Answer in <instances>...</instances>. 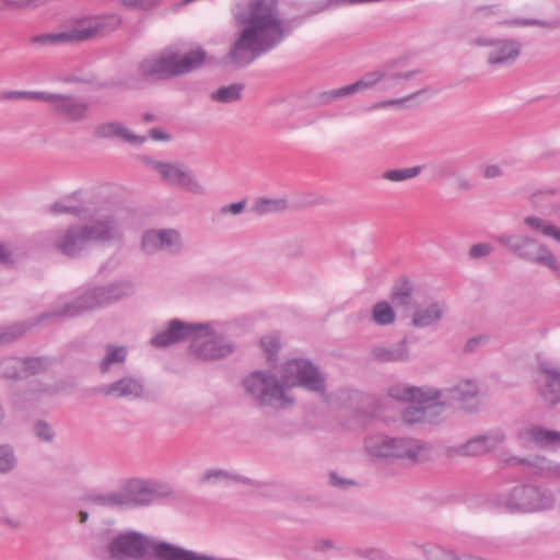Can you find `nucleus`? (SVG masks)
<instances>
[{"instance_id": "nucleus-1", "label": "nucleus", "mask_w": 560, "mask_h": 560, "mask_svg": "<svg viewBox=\"0 0 560 560\" xmlns=\"http://www.w3.org/2000/svg\"><path fill=\"white\" fill-rule=\"evenodd\" d=\"M235 21L243 28L225 61L237 68L252 63L281 43L285 35L278 0H248L246 7L235 13Z\"/></svg>"}, {"instance_id": "nucleus-2", "label": "nucleus", "mask_w": 560, "mask_h": 560, "mask_svg": "<svg viewBox=\"0 0 560 560\" xmlns=\"http://www.w3.org/2000/svg\"><path fill=\"white\" fill-rule=\"evenodd\" d=\"M242 386L258 406L283 409L294 405L295 399L290 394L292 387L324 394L326 378L312 362L293 359L283 364L280 377L269 371H255L243 380Z\"/></svg>"}, {"instance_id": "nucleus-3", "label": "nucleus", "mask_w": 560, "mask_h": 560, "mask_svg": "<svg viewBox=\"0 0 560 560\" xmlns=\"http://www.w3.org/2000/svg\"><path fill=\"white\" fill-rule=\"evenodd\" d=\"M113 303H115V301L109 283L106 285L92 288L77 299L63 304L62 306L40 314L38 318L32 324L19 323L9 327L5 331L0 334V346L19 339L31 326L39 325L44 322L54 320L57 318H73L88 311H92L97 307H104Z\"/></svg>"}, {"instance_id": "nucleus-4", "label": "nucleus", "mask_w": 560, "mask_h": 560, "mask_svg": "<svg viewBox=\"0 0 560 560\" xmlns=\"http://www.w3.org/2000/svg\"><path fill=\"white\" fill-rule=\"evenodd\" d=\"M206 57L207 52L202 48L186 54H180L175 48H166L141 60L138 71L149 81L167 80L200 68Z\"/></svg>"}, {"instance_id": "nucleus-5", "label": "nucleus", "mask_w": 560, "mask_h": 560, "mask_svg": "<svg viewBox=\"0 0 560 560\" xmlns=\"http://www.w3.org/2000/svg\"><path fill=\"white\" fill-rule=\"evenodd\" d=\"M494 240L517 259L527 264L544 266L560 280V260L551 248L537 237L521 233H502L494 236Z\"/></svg>"}, {"instance_id": "nucleus-6", "label": "nucleus", "mask_w": 560, "mask_h": 560, "mask_svg": "<svg viewBox=\"0 0 560 560\" xmlns=\"http://www.w3.org/2000/svg\"><path fill=\"white\" fill-rule=\"evenodd\" d=\"M497 508L510 514H529L549 510L555 504L550 490L526 485L514 487L494 499Z\"/></svg>"}, {"instance_id": "nucleus-7", "label": "nucleus", "mask_w": 560, "mask_h": 560, "mask_svg": "<svg viewBox=\"0 0 560 560\" xmlns=\"http://www.w3.org/2000/svg\"><path fill=\"white\" fill-rule=\"evenodd\" d=\"M366 452L378 458H397L411 463L422 462L429 457V446L412 438H392L371 435L365 440Z\"/></svg>"}, {"instance_id": "nucleus-8", "label": "nucleus", "mask_w": 560, "mask_h": 560, "mask_svg": "<svg viewBox=\"0 0 560 560\" xmlns=\"http://www.w3.org/2000/svg\"><path fill=\"white\" fill-rule=\"evenodd\" d=\"M125 212L120 210L97 213L83 224L90 242L96 244L120 243L125 232Z\"/></svg>"}, {"instance_id": "nucleus-9", "label": "nucleus", "mask_w": 560, "mask_h": 560, "mask_svg": "<svg viewBox=\"0 0 560 560\" xmlns=\"http://www.w3.org/2000/svg\"><path fill=\"white\" fill-rule=\"evenodd\" d=\"M47 104L57 117L69 124L88 121L91 116V104L80 95L49 93Z\"/></svg>"}, {"instance_id": "nucleus-10", "label": "nucleus", "mask_w": 560, "mask_h": 560, "mask_svg": "<svg viewBox=\"0 0 560 560\" xmlns=\"http://www.w3.org/2000/svg\"><path fill=\"white\" fill-rule=\"evenodd\" d=\"M126 509L145 506L170 493V490L154 481L130 479L122 487Z\"/></svg>"}, {"instance_id": "nucleus-11", "label": "nucleus", "mask_w": 560, "mask_h": 560, "mask_svg": "<svg viewBox=\"0 0 560 560\" xmlns=\"http://www.w3.org/2000/svg\"><path fill=\"white\" fill-rule=\"evenodd\" d=\"M183 238L175 229H152L143 233L141 249L149 255L163 252L178 255L183 249Z\"/></svg>"}, {"instance_id": "nucleus-12", "label": "nucleus", "mask_w": 560, "mask_h": 560, "mask_svg": "<svg viewBox=\"0 0 560 560\" xmlns=\"http://www.w3.org/2000/svg\"><path fill=\"white\" fill-rule=\"evenodd\" d=\"M198 334L192 336L191 339V351L201 359L215 360L226 357L233 352V345L225 340L223 337H219L209 332L208 326L198 325Z\"/></svg>"}, {"instance_id": "nucleus-13", "label": "nucleus", "mask_w": 560, "mask_h": 560, "mask_svg": "<svg viewBox=\"0 0 560 560\" xmlns=\"http://www.w3.org/2000/svg\"><path fill=\"white\" fill-rule=\"evenodd\" d=\"M477 46H487V62L492 67H509L513 65L521 55L522 45L517 39L511 38H477Z\"/></svg>"}, {"instance_id": "nucleus-14", "label": "nucleus", "mask_w": 560, "mask_h": 560, "mask_svg": "<svg viewBox=\"0 0 560 560\" xmlns=\"http://www.w3.org/2000/svg\"><path fill=\"white\" fill-rule=\"evenodd\" d=\"M154 167L164 182L179 186L194 195L201 196L206 194L205 186L198 180L192 171L184 164L156 162Z\"/></svg>"}, {"instance_id": "nucleus-15", "label": "nucleus", "mask_w": 560, "mask_h": 560, "mask_svg": "<svg viewBox=\"0 0 560 560\" xmlns=\"http://www.w3.org/2000/svg\"><path fill=\"white\" fill-rule=\"evenodd\" d=\"M90 243L84 225H70L54 236L51 246L60 254L74 258L80 256Z\"/></svg>"}, {"instance_id": "nucleus-16", "label": "nucleus", "mask_w": 560, "mask_h": 560, "mask_svg": "<svg viewBox=\"0 0 560 560\" xmlns=\"http://www.w3.org/2000/svg\"><path fill=\"white\" fill-rule=\"evenodd\" d=\"M440 394L441 395L435 399L441 402H445V407L447 405H456L458 408L468 411H472L477 408L479 388L477 383L474 381L466 380L458 382L450 388L440 390Z\"/></svg>"}, {"instance_id": "nucleus-17", "label": "nucleus", "mask_w": 560, "mask_h": 560, "mask_svg": "<svg viewBox=\"0 0 560 560\" xmlns=\"http://www.w3.org/2000/svg\"><path fill=\"white\" fill-rule=\"evenodd\" d=\"M536 383L544 400L551 405L560 402V368L547 362L540 363Z\"/></svg>"}, {"instance_id": "nucleus-18", "label": "nucleus", "mask_w": 560, "mask_h": 560, "mask_svg": "<svg viewBox=\"0 0 560 560\" xmlns=\"http://www.w3.org/2000/svg\"><path fill=\"white\" fill-rule=\"evenodd\" d=\"M199 326L188 324L179 319H172L168 327L151 339V345L156 348H165L179 341L190 340L198 334Z\"/></svg>"}, {"instance_id": "nucleus-19", "label": "nucleus", "mask_w": 560, "mask_h": 560, "mask_svg": "<svg viewBox=\"0 0 560 560\" xmlns=\"http://www.w3.org/2000/svg\"><path fill=\"white\" fill-rule=\"evenodd\" d=\"M100 393L114 398L139 399L143 397L144 385L140 378L132 375L124 376L100 388Z\"/></svg>"}, {"instance_id": "nucleus-20", "label": "nucleus", "mask_w": 560, "mask_h": 560, "mask_svg": "<svg viewBox=\"0 0 560 560\" xmlns=\"http://www.w3.org/2000/svg\"><path fill=\"white\" fill-rule=\"evenodd\" d=\"M440 389L430 386L395 384L388 388V396L398 401L423 404L439 397Z\"/></svg>"}, {"instance_id": "nucleus-21", "label": "nucleus", "mask_w": 560, "mask_h": 560, "mask_svg": "<svg viewBox=\"0 0 560 560\" xmlns=\"http://www.w3.org/2000/svg\"><path fill=\"white\" fill-rule=\"evenodd\" d=\"M384 70L369 72L354 83L322 93V101L324 103H330L338 98L350 96L359 91L370 89L381 81L384 82Z\"/></svg>"}, {"instance_id": "nucleus-22", "label": "nucleus", "mask_w": 560, "mask_h": 560, "mask_svg": "<svg viewBox=\"0 0 560 560\" xmlns=\"http://www.w3.org/2000/svg\"><path fill=\"white\" fill-rule=\"evenodd\" d=\"M444 410L445 402H441L438 399H431L428 402L407 407L402 412V420L409 424L432 422L440 417Z\"/></svg>"}, {"instance_id": "nucleus-23", "label": "nucleus", "mask_w": 560, "mask_h": 560, "mask_svg": "<svg viewBox=\"0 0 560 560\" xmlns=\"http://www.w3.org/2000/svg\"><path fill=\"white\" fill-rule=\"evenodd\" d=\"M504 440L505 435L502 432L476 436L455 448V453L462 456L482 455L499 446Z\"/></svg>"}, {"instance_id": "nucleus-24", "label": "nucleus", "mask_w": 560, "mask_h": 560, "mask_svg": "<svg viewBox=\"0 0 560 560\" xmlns=\"http://www.w3.org/2000/svg\"><path fill=\"white\" fill-rule=\"evenodd\" d=\"M447 305L443 301L430 302L418 307L411 319L415 328L423 329L436 325L444 316Z\"/></svg>"}, {"instance_id": "nucleus-25", "label": "nucleus", "mask_w": 560, "mask_h": 560, "mask_svg": "<svg viewBox=\"0 0 560 560\" xmlns=\"http://www.w3.org/2000/svg\"><path fill=\"white\" fill-rule=\"evenodd\" d=\"M371 355L381 363L407 362L410 358L407 338L389 346H376L371 350Z\"/></svg>"}, {"instance_id": "nucleus-26", "label": "nucleus", "mask_w": 560, "mask_h": 560, "mask_svg": "<svg viewBox=\"0 0 560 560\" xmlns=\"http://www.w3.org/2000/svg\"><path fill=\"white\" fill-rule=\"evenodd\" d=\"M518 438L523 442H533L539 446L560 445V432L547 430L538 425L527 427L522 430Z\"/></svg>"}, {"instance_id": "nucleus-27", "label": "nucleus", "mask_w": 560, "mask_h": 560, "mask_svg": "<svg viewBox=\"0 0 560 560\" xmlns=\"http://www.w3.org/2000/svg\"><path fill=\"white\" fill-rule=\"evenodd\" d=\"M96 28L90 27H81L75 28L71 32H62L57 34H42L34 36L32 38V43L42 44V45H50L61 42H71V40H84L90 38L92 35L96 33Z\"/></svg>"}, {"instance_id": "nucleus-28", "label": "nucleus", "mask_w": 560, "mask_h": 560, "mask_svg": "<svg viewBox=\"0 0 560 560\" xmlns=\"http://www.w3.org/2000/svg\"><path fill=\"white\" fill-rule=\"evenodd\" d=\"M95 137L97 138H109V137H119L129 143H143L145 141V137L137 136L132 133L126 126L120 122H105L95 128L94 131Z\"/></svg>"}, {"instance_id": "nucleus-29", "label": "nucleus", "mask_w": 560, "mask_h": 560, "mask_svg": "<svg viewBox=\"0 0 560 560\" xmlns=\"http://www.w3.org/2000/svg\"><path fill=\"white\" fill-rule=\"evenodd\" d=\"M523 225L530 232L541 234L546 237H551L560 243V228L549 220L535 214H529L524 217Z\"/></svg>"}, {"instance_id": "nucleus-30", "label": "nucleus", "mask_w": 560, "mask_h": 560, "mask_svg": "<svg viewBox=\"0 0 560 560\" xmlns=\"http://www.w3.org/2000/svg\"><path fill=\"white\" fill-rule=\"evenodd\" d=\"M128 348L126 346H116L108 343L105 346V354L98 363L101 374H107L114 366L126 362Z\"/></svg>"}, {"instance_id": "nucleus-31", "label": "nucleus", "mask_w": 560, "mask_h": 560, "mask_svg": "<svg viewBox=\"0 0 560 560\" xmlns=\"http://www.w3.org/2000/svg\"><path fill=\"white\" fill-rule=\"evenodd\" d=\"M124 498L125 497L120 488L118 490L109 491L102 494H92L89 497V500L95 505L115 510L126 509Z\"/></svg>"}, {"instance_id": "nucleus-32", "label": "nucleus", "mask_w": 560, "mask_h": 560, "mask_svg": "<svg viewBox=\"0 0 560 560\" xmlns=\"http://www.w3.org/2000/svg\"><path fill=\"white\" fill-rule=\"evenodd\" d=\"M287 208L288 202L282 198H258L253 205V211L259 215L279 213L284 211Z\"/></svg>"}, {"instance_id": "nucleus-33", "label": "nucleus", "mask_w": 560, "mask_h": 560, "mask_svg": "<svg viewBox=\"0 0 560 560\" xmlns=\"http://www.w3.org/2000/svg\"><path fill=\"white\" fill-rule=\"evenodd\" d=\"M412 294V284L406 279L400 278L392 288V302L396 307L409 306Z\"/></svg>"}, {"instance_id": "nucleus-34", "label": "nucleus", "mask_w": 560, "mask_h": 560, "mask_svg": "<svg viewBox=\"0 0 560 560\" xmlns=\"http://www.w3.org/2000/svg\"><path fill=\"white\" fill-rule=\"evenodd\" d=\"M384 83L383 89L389 90L394 88H404L405 83L409 80L415 79L417 75L421 73L420 70H409L405 72H397L390 69L384 70Z\"/></svg>"}, {"instance_id": "nucleus-35", "label": "nucleus", "mask_w": 560, "mask_h": 560, "mask_svg": "<svg viewBox=\"0 0 560 560\" xmlns=\"http://www.w3.org/2000/svg\"><path fill=\"white\" fill-rule=\"evenodd\" d=\"M372 319L380 326H388L395 322L396 314L388 302L381 301L373 306Z\"/></svg>"}, {"instance_id": "nucleus-36", "label": "nucleus", "mask_w": 560, "mask_h": 560, "mask_svg": "<svg viewBox=\"0 0 560 560\" xmlns=\"http://www.w3.org/2000/svg\"><path fill=\"white\" fill-rule=\"evenodd\" d=\"M243 89L244 85L241 83L221 86L218 91L211 94V98L220 103L236 102L241 98Z\"/></svg>"}, {"instance_id": "nucleus-37", "label": "nucleus", "mask_w": 560, "mask_h": 560, "mask_svg": "<svg viewBox=\"0 0 560 560\" xmlns=\"http://www.w3.org/2000/svg\"><path fill=\"white\" fill-rule=\"evenodd\" d=\"M550 459L546 457L535 456L533 458H520L513 457L508 460L510 464H521L527 465L535 469L537 474L542 477H548V472L550 470Z\"/></svg>"}, {"instance_id": "nucleus-38", "label": "nucleus", "mask_w": 560, "mask_h": 560, "mask_svg": "<svg viewBox=\"0 0 560 560\" xmlns=\"http://www.w3.org/2000/svg\"><path fill=\"white\" fill-rule=\"evenodd\" d=\"M422 171V166H412L406 168H392L382 174V177L388 182H405L417 177Z\"/></svg>"}, {"instance_id": "nucleus-39", "label": "nucleus", "mask_w": 560, "mask_h": 560, "mask_svg": "<svg viewBox=\"0 0 560 560\" xmlns=\"http://www.w3.org/2000/svg\"><path fill=\"white\" fill-rule=\"evenodd\" d=\"M246 482L247 480L241 476L232 475L228 470L214 468L207 470L202 477L201 482Z\"/></svg>"}, {"instance_id": "nucleus-40", "label": "nucleus", "mask_w": 560, "mask_h": 560, "mask_svg": "<svg viewBox=\"0 0 560 560\" xmlns=\"http://www.w3.org/2000/svg\"><path fill=\"white\" fill-rule=\"evenodd\" d=\"M18 458L15 451L10 444L0 445V474H9L15 469Z\"/></svg>"}, {"instance_id": "nucleus-41", "label": "nucleus", "mask_w": 560, "mask_h": 560, "mask_svg": "<svg viewBox=\"0 0 560 560\" xmlns=\"http://www.w3.org/2000/svg\"><path fill=\"white\" fill-rule=\"evenodd\" d=\"M23 362L20 358H8L0 362V373L5 378L15 380L23 376Z\"/></svg>"}, {"instance_id": "nucleus-42", "label": "nucleus", "mask_w": 560, "mask_h": 560, "mask_svg": "<svg viewBox=\"0 0 560 560\" xmlns=\"http://www.w3.org/2000/svg\"><path fill=\"white\" fill-rule=\"evenodd\" d=\"M115 302L132 295L136 291V285L130 280H119L109 283Z\"/></svg>"}, {"instance_id": "nucleus-43", "label": "nucleus", "mask_w": 560, "mask_h": 560, "mask_svg": "<svg viewBox=\"0 0 560 560\" xmlns=\"http://www.w3.org/2000/svg\"><path fill=\"white\" fill-rule=\"evenodd\" d=\"M494 246L490 243H476L470 246L468 250V257L472 260H477L490 256L494 253Z\"/></svg>"}, {"instance_id": "nucleus-44", "label": "nucleus", "mask_w": 560, "mask_h": 560, "mask_svg": "<svg viewBox=\"0 0 560 560\" xmlns=\"http://www.w3.org/2000/svg\"><path fill=\"white\" fill-rule=\"evenodd\" d=\"M24 374H37L46 370L47 362L42 358L22 359Z\"/></svg>"}, {"instance_id": "nucleus-45", "label": "nucleus", "mask_w": 560, "mask_h": 560, "mask_svg": "<svg viewBox=\"0 0 560 560\" xmlns=\"http://www.w3.org/2000/svg\"><path fill=\"white\" fill-rule=\"evenodd\" d=\"M501 24L509 25V26H540V27H547V28H553L556 27V23L548 22V21H541L536 19H514L504 21Z\"/></svg>"}, {"instance_id": "nucleus-46", "label": "nucleus", "mask_w": 560, "mask_h": 560, "mask_svg": "<svg viewBox=\"0 0 560 560\" xmlns=\"http://www.w3.org/2000/svg\"><path fill=\"white\" fill-rule=\"evenodd\" d=\"M33 432L43 442H51L55 436L54 429L44 420H38L34 423Z\"/></svg>"}, {"instance_id": "nucleus-47", "label": "nucleus", "mask_w": 560, "mask_h": 560, "mask_svg": "<svg viewBox=\"0 0 560 560\" xmlns=\"http://www.w3.org/2000/svg\"><path fill=\"white\" fill-rule=\"evenodd\" d=\"M431 90L429 88H423V89H420L419 91H417L408 96L401 97V98H394V100L378 102V103L374 104L372 106V108L375 109V108H384V107L394 106V105H402L406 102L413 100L415 97H417L423 93H428Z\"/></svg>"}, {"instance_id": "nucleus-48", "label": "nucleus", "mask_w": 560, "mask_h": 560, "mask_svg": "<svg viewBox=\"0 0 560 560\" xmlns=\"http://www.w3.org/2000/svg\"><path fill=\"white\" fill-rule=\"evenodd\" d=\"M260 343L267 354L268 361H272L279 349V339L276 336H265L261 338Z\"/></svg>"}, {"instance_id": "nucleus-49", "label": "nucleus", "mask_w": 560, "mask_h": 560, "mask_svg": "<svg viewBox=\"0 0 560 560\" xmlns=\"http://www.w3.org/2000/svg\"><path fill=\"white\" fill-rule=\"evenodd\" d=\"M48 94H49V92H45V91H38V92L14 91L9 94V97L10 98L37 100V101H43V102L47 103Z\"/></svg>"}, {"instance_id": "nucleus-50", "label": "nucleus", "mask_w": 560, "mask_h": 560, "mask_svg": "<svg viewBox=\"0 0 560 560\" xmlns=\"http://www.w3.org/2000/svg\"><path fill=\"white\" fill-rule=\"evenodd\" d=\"M50 212L54 214L70 213L75 217H80L83 212V209L79 206H70L58 201L50 206Z\"/></svg>"}, {"instance_id": "nucleus-51", "label": "nucleus", "mask_w": 560, "mask_h": 560, "mask_svg": "<svg viewBox=\"0 0 560 560\" xmlns=\"http://www.w3.org/2000/svg\"><path fill=\"white\" fill-rule=\"evenodd\" d=\"M245 207H246V200H241L238 202H233V203L223 206L220 209V213L237 215L244 211Z\"/></svg>"}, {"instance_id": "nucleus-52", "label": "nucleus", "mask_w": 560, "mask_h": 560, "mask_svg": "<svg viewBox=\"0 0 560 560\" xmlns=\"http://www.w3.org/2000/svg\"><path fill=\"white\" fill-rule=\"evenodd\" d=\"M503 171L498 164H487L482 167V175L486 179H493L502 176Z\"/></svg>"}, {"instance_id": "nucleus-53", "label": "nucleus", "mask_w": 560, "mask_h": 560, "mask_svg": "<svg viewBox=\"0 0 560 560\" xmlns=\"http://www.w3.org/2000/svg\"><path fill=\"white\" fill-rule=\"evenodd\" d=\"M13 249L9 244L0 243V264L12 265L13 264Z\"/></svg>"}, {"instance_id": "nucleus-54", "label": "nucleus", "mask_w": 560, "mask_h": 560, "mask_svg": "<svg viewBox=\"0 0 560 560\" xmlns=\"http://www.w3.org/2000/svg\"><path fill=\"white\" fill-rule=\"evenodd\" d=\"M155 0H122V4L129 9L147 10L154 4Z\"/></svg>"}, {"instance_id": "nucleus-55", "label": "nucleus", "mask_w": 560, "mask_h": 560, "mask_svg": "<svg viewBox=\"0 0 560 560\" xmlns=\"http://www.w3.org/2000/svg\"><path fill=\"white\" fill-rule=\"evenodd\" d=\"M329 479H330V483L334 487L347 488V487L355 485V481H353L351 479L341 478L336 472H331L329 475Z\"/></svg>"}, {"instance_id": "nucleus-56", "label": "nucleus", "mask_w": 560, "mask_h": 560, "mask_svg": "<svg viewBox=\"0 0 560 560\" xmlns=\"http://www.w3.org/2000/svg\"><path fill=\"white\" fill-rule=\"evenodd\" d=\"M433 560H457V555L451 550L438 549L433 555Z\"/></svg>"}, {"instance_id": "nucleus-57", "label": "nucleus", "mask_w": 560, "mask_h": 560, "mask_svg": "<svg viewBox=\"0 0 560 560\" xmlns=\"http://www.w3.org/2000/svg\"><path fill=\"white\" fill-rule=\"evenodd\" d=\"M455 183H456V187L458 190H462V191H468L470 189H472V184L470 183V180L463 176V175H457L455 177Z\"/></svg>"}, {"instance_id": "nucleus-58", "label": "nucleus", "mask_w": 560, "mask_h": 560, "mask_svg": "<svg viewBox=\"0 0 560 560\" xmlns=\"http://www.w3.org/2000/svg\"><path fill=\"white\" fill-rule=\"evenodd\" d=\"M485 340L483 336L470 338L465 345V351L474 352Z\"/></svg>"}, {"instance_id": "nucleus-59", "label": "nucleus", "mask_w": 560, "mask_h": 560, "mask_svg": "<svg viewBox=\"0 0 560 560\" xmlns=\"http://www.w3.org/2000/svg\"><path fill=\"white\" fill-rule=\"evenodd\" d=\"M150 137L155 141H168L170 135L161 129H151L150 130Z\"/></svg>"}, {"instance_id": "nucleus-60", "label": "nucleus", "mask_w": 560, "mask_h": 560, "mask_svg": "<svg viewBox=\"0 0 560 560\" xmlns=\"http://www.w3.org/2000/svg\"><path fill=\"white\" fill-rule=\"evenodd\" d=\"M0 522L3 525H7L13 529H18L21 527L20 521L15 520V518L8 517V516L2 517Z\"/></svg>"}, {"instance_id": "nucleus-61", "label": "nucleus", "mask_w": 560, "mask_h": 560, "mask_svg": "<svg viewBox=\"0 0 560 560\" xmlns=\"http://www.w3.org/2000/svg\"><path fill=\"white\" fill-rule=\"evenodd\" d=\"M548 477H560V463L550 462V470Z\"/></svg>"}, {"instance_id": "nucleus-62", "label": "nucleus", "mask_w": 560, "mask_h": 560, "mask_svg": "<svg viewBox=\"0 0 560 560\" xmlns=\"http://www.w3.org/2000/svg\"><path fill=\"white\" fill-rule=\"evenodd\" d=\"M156 119V117L153 114L147 113L143 115V120L147 122H152Z\"/></svg>"}, {"instance_id": "nucleus-63", "label": "nucleus", "mask_w": 560, "mask_h": 560, "mask_svg": "<svg viewBox=\"0 0 560 560\" xmlns=\"http://www.w3.org/2000/svg\"><path fill=\"white\" fill-rule=\"evenodd\" d=\"M79 518H80L81 523H85L88 521V518H89L88 512L81 511L79 513Z\"/></svg>"}, {"instance_id": "nucleus-64", "label": "nucleus", "mask_w": 560, "mask_h": 560, "mask_svg": "<svg viewBox=\"0 0 560 560\" xmlns=\"http://www.w3.org/2000/svg\"><path fill=\"white\" fill-rule=\"evenodd\" d=\"M560 211V205L555 206V212Z\"/></svg>"}]
</instances>
